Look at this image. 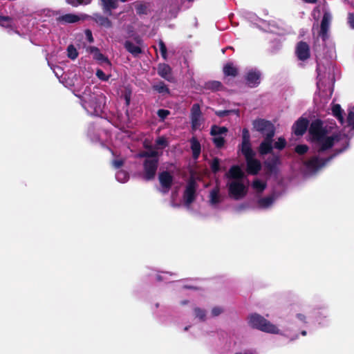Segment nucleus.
Returning a JSON list of instances; mask_svg holds the SVG:
<instances>
[{"label":"nucleus","instance_id":"obj_55","mask_svg":"<svg viewBox=\"0 0 354 354\" xmlns=\"http://www.w3.org/2000/svg\"><path fill=\"white\" fill-rule=\"evenodd\" d=\"M43 13L45 16H47L48 17H53L55 14V12L50 10H43Z\"/></svg>","mask_w":354,"mask_h":354},{"label":"nucleus","instance_id":"obj_2","mask_svg":"<svg viewBox=\"0 0 354 354\" xmlns=\"http://www.w3.org/2000/svg\"><path fill=\"white\" fill-rule=\"evenodd\" d=\"M168 145V141L164 136L158 137L156 140V147L145 144V151L137 154V157L145 158L143 163L144 178L147 180L154 178L158 165L159 153L158 149H164Z\"/></svg>","mask_w":354,"mask_h":354},{"label":"nucleus","instance_id":"obj_58","mask_svg":"<svg viewBox=\"0 0 354 354\" xmlns=\"http://www.w3.org/2000/svg\"><path fill=\"white\" fill-rule=\"evenodd\" d=\"M180 287H184L185 288H192V286H187V285H183L181 282L179 283Z\"/></svg>","mask_w":354,"mask_h":354},{"label":"nucleus","instance_id":"obj_64","mask_svg":"<svg viewBox=\"0 0 354 354\" xmlns=\"http://www.w3.org/2000/svg\"><path fill=\"white\" fill-rule=\"evenodd\" d=\"M332 95V91H329V95L330 96Z\"/></svg>","mask_w":354,"mask_h":354},{"label":"nucleus","instance_id":"obj_41","mask_svg":"<svg viewBox=\"0 0 354 354\" xmlns=\"http://www.w3.org/2000/svg\"><path fill=\"white\" fill-rule=\"evenodd\" d=\"M271 162H270L269 160H267L266 162V165L267 167H268L270 169V170H273L274 168L275 167V166L279 162L278 157H273Z\"/></svg>","mask_w":354,"mask_h":354},{"label":"nucleus","instance_id":"obj_50","mask_svg":"<svg viewBox=\"0 0 354 354\" xmlns=\"http://www.w3.org/2000/svg\"><path fill=\"white\" fill-rule=\"evenodd\" d=\"M348 21L350 26L354 29V14L353 13H349Z\"/></svg>","mask_w":354,"mask_h":354},{"label":"nucleus","instance_id":"obj_18","mask_svg":"<svg viewBox=\"0 0 354 354\" xmlns=\"http://www.w3.org/2000/svg\"><path fill=\"white\" fill-rule=\"evenodd\" d=\"M87 50L93 55V59L97 60L100 64H106L110 65V62L107 57L102 54L97 48L91 46L87 49Z\"/></svg>","mask_w":354,"mask_h":354},{"label":"nucleus","instance_id":"obj_24","mask_svg":"<svg viewBox=\"0 0 354 354\" xmlns=\"http://www.w3.org/2000/svg\"><path fill=\"white\" fill-rule=\"evenodd\" d=\"M241 151L245 156V158L255 156V153L251 148L250 142H242L241 145Z\"/></svg>","mask_w":354,"mask_h":354},{"label":"nucleus","instance_id":"obj_36","mask_svg":"<svg viewBox=\"0 0 354 354\" xmlns=\"http://www.w3.org/2000/svg\"><path fill=\"white\" fill-rule=\"evenodd\" d=\"M286 145V140L282 138V137H280L278 138V140L274 142V147L275 149H277L279 150H281L283 149L285 146Z\"/></svg>","mask_w":354,"mask_h":354},{"label":"nucleus","instance_id":"obj_52","mask_svg":"<svg viewBox=\"0 0 354 354\" xmlns=\"http://www.w3.org/2000/svg\"><path fill=\"white\" fill-rule=\"evenodd\" d=\"M297 319L301 322V323H306V317L303 313H298L296 315Z\"/></svg>","mask_w":354,"mask_h":354},{"label":"nucleus","instance_id":"obj_33","mask_svg":"<svg viewBox=\"0 0 354 354\" xmlns=\"http://www.w3.org/2000/svg\"><path fill=\"white\" fill-rule=\"evenodd\" d=\"M67 55L71 59H75L78 56L77 49L73 45H69L67 48Z\"/></svg>","mask_w":354,"mask_h":354},{"label":"nucleus","instance_id":"obj_51","mask_svg":"<svg viewBox=\"0 0 354 354\" xmlns=\"http://www.w3.org/2000/svg\"><path fill=\"white\" fill-rule=\"evenodd\" d=\"M123 162L122 160H115L113 161L112 164L115 168L118 169L122 166Z\"/></svg>","mask_w":354,"mask_h":354},{"label":"nucleus","instance_id":"obj_4","mask_svg":"<svg viewBox=\"0 0 354 354\" xmlns=\"http://www.w3.org/2000/svg\"><path fill=\"white\" fill-rule=\"evenodd\" d=\"M74 94L81 99L82 105L86 111L91 115H100L105 104V96L100 92H92L86 87L83 92L74 90Z\"/></svg>","mask_w":354,"mask_h":354},{"label":"nucleus","instance_id":"obj_19","mask_svg":"<svg viewBox=\"0 0 354 354\" xmlns=\"http://www.w3.org/2000/svg\"><path fill=\"white\" fill-rule=\"evenodd\" d=\"M80 17L75 14L68 13L63 15H60L57 17V21L59 24H74L80 20Z\"/></svg>","mask_w":354,"mask_h":354},{"label":"nucleus","instance_id":"obj_57","mask_svg":"<svg viewBox=\"0 0 354 354\" xmlns=\"http://www.w3.org/2000/svg\"><path fill=\"white\" fill-rule=\"evenodd\" d=\"M229 113V111H220L216 112V115L220 117H223L225 115H227Z\"/></svg>","mask_w":354,"mask_h":354},{"label":"nucleus","instance_id":"obj_32","mask_svg":"<svg viewBox=\"0 0 354 354\" xmlns=\"http://www.w3.org/2000/svg\"><path fill=\"white\" fill-rule=\"evenodd\" d=\"M154 90L161 94L169 93V88L164 82H158L153 86Z\"/></svg>","mask_w":354,"mask_h":354},{"label":"nucleus","instance_id":"obj_13","mask_svg":"<svg viewBox=\"0 0 354 354\" xmlns=\"http://www.w3.org/2000/svg\"><path fill=\"white\" fill-rule=\"evenodd\" d=\"M196 184L194 181L187 183L183 195L185 205L189 207L195 198Z\"/></svg>","mask_w":354,"mask_h":354},{"label":"nucleus","instance_id":"obj_21","mask_svg":"<svg viewBox=\"0 0 354 354\" xmlns=\"http://www.w3.org/2000/svg\"><path fill=\"white\" fill-rule=\"evenodd\" d=\"M140 41H138V45L133 44L130 41H127L124 43V47L133 56L136 57L142 53Z\"/></svg>","mask_w":354,"mask_h":354},{"label":"nucleus","instance_id":"obj_49","mask_svg":"<svg viewBox=\"0 0 354 354\" xmlns=\"http://www.w3.org/2000/svg\"><path fill=\"white\" fill-rule=\"evenodd\" d=\"M147 7L143 4H140L136 6V11L138 14H145L146 12Z\"/></svg>","mask_w":354,"mask_h":354},{"label":"nucleus","instance_id":"obj_26","mask_svg":"<svg viewBox=\"0 0 354 354\" xmlns=\"http://www.w3.org/2000/svg\"><path fill=\"white\" fill-rule=\"evenodd\" d=\"M191 148L194 158H198L201 153V145L196 138H192L190 140Z\"/></svg>","mask_w":354,"mask_h":354},{"label":"nucleus","instance_id":"obj_47","mask_svg":"<svg viewBox=\"0 0 354 354\" xmlns=\"http://www.w3.org/2000/svg\"><path fill=\"white\" fill-rule=\"evenodd\" d=\"M161 274H158L157 275V279L159 280V281L167 280L168 279V277L172 275L171 273L165 272H162Z\"/></svg>","mask_w":354,"mask_h":354},{"label":"nucleus","instance_id":"obj_48","mask_svg":"<svg viewBox=\"0 0 354 354\" xmlns=\"http://www.w3.org/2000/svg\"><path fill=\"white\" fill-rule=\"evenodd\" d=\"M223 312V309L221 307L216 306L212 310V315L216 317L219 315Z\"/></svg>","mask_w":354,"mask_h":354},{"label":"nucleus","instance_id":"obj_11","mask_svg":"<svg viewBox=\"0 0 354 354\" xmlns=\"http://www.w3.org/2000/svg\"><path fill=\"white\" fill-rule=\"evenodd\" d=\"M261 76V72L257 68L249 69L245 75L246 84L250 87L257 86L260 84Z\"/></svg>","mask_w":354,"mask_h":354},{"label":"nucleus","instance_id":"obj_8","mask_svg":"<svg viewBox=\"0 0 354 354\" xmlns=\"http://www.w3.org/2000/svg\"><path fill=\"white\" fill-rule=\"evenodd\" d=\"M333 68L330 65L327 67L319 63L317 64V86L318 89L320 91L322 86L328 82L329 84L333 80L332 75Z\"/></svg>","mask_w":354,"mask_h":354},{"label":"nucleus","instance_id":"obj_29","mask_svg":"<svg viewBox=\"0 0 354 354\" xmlns=\"http://www.w3.org/2000/svg\"><path fill=\"white\" fill-rule=\"evenodd\" d=\"M222 84L218 81H210L205 83V88L211 91H218L221 88Z\"/></svg>","mask_w":354,"mask_h":354},{"label":"nucleus","instance_id":"obj_30","mask_svg":"<svg viewBox=\"0 0 354 354\" xmlns=\"http://www.w3.org/2000/svg\"><path fill=\"white\" fill-rule=\"evenodd\" d=\"M115 178L118 182L124 183L129 180V174L124 170H119L115 174Z\"/></svg>","mask_w":354,"mask_h":354},{"label":"nucleus","instance_id":"obj_53","mask_svg":"<svg viewBox=\"0 0 354 354\" xmlns=\"http://www.w3.org/2000/svg\"><path fill=\"white\" fill-rule=\"evenodd\" d=\"M248 207V204L247 203L241 204L236 207V211L239 212H242L247 209Z\"/></svg>","mask_w":354,"mask_h":354},{"label":"nucleus","instance_id":"obj_25","mask_svg":"<svg viewBox=\"0 0 354 354\" xmlns=\"http://www.w3.org/2000/svg\"><path fill=\"white\" fill-rule=\"evenodd\" d=\"M104 10L106 12L111 14V10L118 6V0H102Z\"/></svg>","mask_w":354,"mask_h":354},{"label":"nucleus","instance_id":"obj_9","mask_svg":"<svg viewBox=\"0 0 354 354\" xmlns=\"http://www.w3.org/2000/svg\"><path fill=\"white\" fill-rule=\"evenodd\" d=\"M331 19V14L328 11H325L322 20L320 31L319 33V36L324 41H326L329 37L328 31Z\"/></svg>","mask_w":354,"mask_h":354},{"label":"nucleus","instance_id":"obj_6","mask_svg":"<svg viewBox=\"0 0 354 354\" xmlns=\"http://www.w3.org/2000/svg\"><path fill=\"white\" fill-rule=\"evenodd\" d=\"M248 323L252 328L259 329L265 333L272 334L280 333V330L277 326L272 324L270 322L258 314L251 315L248 318Z\"/></svg>","mask_w":354,"mask_h":354},{"label":"nucleus","instance_id":"obj_45","mask_svg":"<svg viewBox=\"0 0 354 354\" xmlns=\"http://www.w3.org/2000/svg\"><path fill=\"white\" fill-rule=\"evenodd\" d=\"M157 113L161 120H163L169 115L170 112L166 109H159Z\"/></svg>","mask_w":354,"mask_h":354},{"label":"nucleus","instance_id":"obj_61","mask_svg":"<svg viewBox=\"0 0 354 354\" xmlns=\"http://www.w3.org/2000/svg\"><path fill=\"white\" fill-rule=\"evenodd\" d=\"M257 21L258 23H257V24L258 25V26H260L259 23H263V21L261 19H257Z\"/></svg>","mask_w":354,"mask_h":354},{"label":"nucleus","instance_id":"obj_3","mask_svg":"<svg viewBox=\"0 0 354 354\" xmlns=\"http://www.w3.org/2000/svg\"><path fill=\"white\" fill-rule=\"evenodd\" d=\"M225 178L229 196L234 200L244 198L248 192L249 182L240 167H231L225 174Z\"/></svg>","mask_w":354,"mask_h":354},{"label":"nucleus","instance_id":"obj_63","mask_svg":"<svg viewBox=\"0 0 354 354\" xmlns=\"http://www.w3.org/2000/svg\"><path fill=\"white\" fill-rule=\"evenodd\" d=\"M306 332L305 330H303V331L301 332V335H306Z\"/></svg>","mask_w":354,"mask_h":354},{"label":"nucleus","instance_id":"obj_62","mask_svg":"<svg viewBox=\"0 0 354 354\" xmlns=\"http://www.w3.org/2000/svg\"><path fill=\"white\" fill-rule=\"evenodd\" d=\"M304 313H306V314H308L309 313V310L308 308L305 309L304 310Z\"/></svg>","mask_w":354,"mask_h":354},{"label":"nucleus","instance_id":"obj_40","mask_svg":"<svg viewBox=\"0 0 354 354\" xmlns=\"http://www.w3.org/2000/svg\"><path fill=\"white\" fill-rule=\"evenodd\" d=\"M308 150V147L306 145H299L295 148V151L299 154L303 155L306 153Z\"/></svg>","mask_w":354,"mask_h":354},{"label":"nucleus","instance_id":"obj_34","mask_svg":"<svg viewBox=\"0 0 354 354\" xmlns=\"http://www.w3.org/2000/svg\"><path fill=\"white\" fill-rule=\"evenodd\" d=\"M194 315L199 320L204 321L206 316V312L201 308H196L194 309Z\"/></svg>","mask_w":354,"mask_h":354},{"label":"nucleus","instance_id":"obj_22","mask_svg":"<svg viewBox=\"0 0 354 354\" xmlns=\"http://www.w3.org/2000/svg\"><path fill=\"white\" fill-rule=\"evenodd\" d=\"M171 68L169 65L166 64H160L158 67V73L159 75H160L162 78L170 80L171 75Z\"/></svg>","mask_w":354,"mask_h":354},{"label":"nucleus","instance_id":"obj_43","mask_svg":"<svg viewBox=\"0 0 354 354\" xmlns=\"http://www.w3.org/2000/svg\"><path fill=\"white\" fill-rule=\"evenodd\" d=\"M96 76L102 81H108L110 77L109 75H106L101 69L97 70Z\"/></svg>","mask_w":354,"mask_h":354},{"label":"nucleus","instance_id":"obj_10","mask_svg":"<svg viewBox=\"0 0 354 354\" xmlns=\"http://www.w3.org/2000/svg\"><path fill=\"white\" fill-rule=\"evenodd\" d=\"M203 121L200 106L198 104H194L191 109L192 128L194 130L199 129Z\"/></svg>","mask_w":354,"mask_h":354},{"label":"nucleus","instance_id":"obj_27","mask_svg":"<svg viewBox=\"0 0 354 354\" xmlns=\"http://www.w3.org/2000/svg\"><path fill=\"white\" fill-rule=\"evenodd\" d=\"M223 72L225 75L236 76L237 69L232 64L228 63L224 66Z\"/></svg>","mask_w":354,"mask_h":354},{"label":"nucleus","instance_id":"obj_31","mask_svg":"<svg viewBox=\"0 0 354 354\" xmlns=\"http://www.w3.org/2000/svg\"><path fill=\"white\" fill-rule=\"evenodd\" d=\"M0 25L3 27L11 28L10 30H13V20L9 17H3L0 15Z\"/></svg>","mask_w":354,"mask_h":354},{"label":"nucleus","instance_id":"obj_56","mask_svg":"<svg viewBox=\"0 0 354 354\" xmlns=\"http://www.w3.org/2000/svg\"><path fill=\"white\" fill-rule=\"evenodd\" d=\"M51 68L53 70V72L57 77H59L61 75L62 70L59 67L57 66Z\"/></svg>","mask_w":354,"mask_h":354},{"label":"nucleus","instance_id":"obj_46","mask_svg":"<svg viewBox=\"0 0 354 354\" xmlns=\"http://www.w3.org/2000/svg\"><path fill=\"white\" fill-rule=\"evenodd\" d=\"M219 166H220L219 160L217 158L214 159L212 162V165H211L212 171L215 173L218 171L220 169Z\"/></svg>","mask_w":354,"mask_h":354},{"label":"nucleus","instance_id":"obj_38","mask_svg":"<svg viewBox=\"0 0 354 354\" xmlns=\"http://www.w3.org/2000/svg\"><path fill=\"white\" fill-rule=\"evenodd\" d=\"M97 22L99 23L100 25L105 26L106 28H109L111 26V21L106 17H100L97 19Z\"/></svg>","mask_w":354,"mask_h":354},{"label":"nucleus","instance_id":"obj_14","mask_svg":"<svg viewBox=\"0 0 354 354\" xmlns=\"http://www.w3.org/2000/svg\"><path fill=\"white\" fill-rule=\"evenodd\" d=\"M247 164V171L250 174H257L261 169V162L254 158L250 156L245 158Z\"/></svg>","mask_w":354,"mask_h":354},{"label":"nucleus","instance_id":"obj_23","mask_svg":"<svg viewBox=\"0 0 354 354\" xmlns=\"http://www.w3.org/2000/svg\"><path fill=\"white\" fill-rule=\"evenodd\" d=\"M252 188L256 193L261 194L266 188V183L263 180L256 178L252 183Z\"/></svg>","mask_w":354,"mask_h":354},{"label":"nucleus","instance_id":"obj_35","mask_svg":"<svg viewBox=\"0 0 354 354\" xmlns=\"http://www.w3.org/2000/svg\"><path fill=\"white\" fill-rule=\"evenodd\" d=\"M91 0H66V2L72 6L77 7L82 4H88Z\"/></svg>","mask_w":354,"mask_h":354},{"label":"nucleus","instance_id":"obj_15","mask_svg":"<svg viewBox=\"0 0 354 354\" xmlns=\"http://www.w3.org/2000/svg\"><path fill=\"white\" fill-rule=\"evenodd\" d=\"M277 197L275 194H272L268 196L260 198L257 201V207L259 209H268L274 203Z\"/></svg>","mask_w":354,"mask_h":354},{"label":"nucleus","instance_id":"obj_39","mask_svg":"<svg viewBox=\"0 0 354 354\" xmlns=\"http://www.w3.org/2000/svg\"><path fill=\"white\" fill-rule=\"evenodd\" d=\"M95 127L93 126L89 127L88 129V136L90 137L91 140L93 142L97 141L99 140L98 135L94 133Z\"/></svg>","mask_w":354,"mask_h":354},{"label":"nucleus","instance_id":"obj_17","mask_svg":"<svg viewBox=\"0 0 354 354\" xmlns=\"http://www.w3.org/2000/svg\"><path fill=\"white\" fill-rule=\"evenodd\" d=\"M308 125V120L305 118L299 119L292 127L295 135L302 136L306 131Z\"/></svg>","mask_w":354,"mask_h":354},{"label":"nucleus","instance_id":"obj_54","mask_svg":"<svg viewBox=\"0 0 354 354\" xmlns=\"http://www.w3.org/2000/svg\"><path fill=\"white\" fill-rule=\"evenodd\" d=\"M85 35H86V39H88V41L89 42H93V38L92 32H91V31L90 30H85Z\"/></svg>","mask_w":354,"mask_h":354},{"label":"nucleus","instance_id":"obj_59","mask_svg":"<svg viewBox=\"0 0 354 354\" xmlns=\"http://www.w3.org/2000/svg\"><path fill=\"white\" fill-rule=\"evenodd\" d=\"M304 1H305L306 3H315L317 2V0H303Z\"/></svg>","mask_w":354,"mask_h":354},{"label":"nucleus","instance_id":"obj_12","mask_svg":"<svg viewBox=\"0 0 354 354\" xmlns=\"http://www.w3.org/2000/svg\"><path fill=\"white\" fill-rule=\"evenodd\" d=\"M158 178L160 183V191L163 194L167 193L173 181L172 176L167 171H163L159 174Z\"/></svg>","mask_w":354,"mask_h":354},{"label":"nucleus","instance_id":"obj_7","mask_svg":"<svg viewBox=\"0 0 354 354\" xmlns=\"http://www.w3.org/2000/svg\"><path fill=\"white\" fill-rule=\"evenodd\" d=\"M332 112L333 115L339 120L342 125L346 124L347 126L354 129V105L348 108L346 120H344L343 110L340 105L333 104Z\"/></svg>","mask_w":354,"mask_h":354},{"label":"nucleus","instance_id":"obj_16","mask_svg":"<svg viewBox=\"0 0 354 354\" xmlns=\"http://www.w3.org/2000/svg\"><path fill=\"white\" fill-rule=\"evenodd\" d=\"M296 54L300 60L308 59L310 56L308 45L306 42H299L296 48Z\"/></svg>","mask_w":354,"mask_h":354},{"label":"nucleus","instance_id":"obj_28","mask_svg":"<svg viewBox=\"0 0 354 354\" xmlns=\"http://www.w3.org/2000/svg\"><path fill=\"white\" fill-rule=\"evenodd\" d=\"M227 129L224 127H218V126H213L211 129V135L213 136H222V135L226 133Z\"/></svg>","mask_w":354,"mask_h":354},{"label":"nucleus","instance_id":"obj_5","mask_svg":"<svg viewBox=\"0 0 354 354\" xmlns=\"http://www.w3.org/2000/svg\"><path fill=\"white\" fill-rule=\"evenodd\" d=\"M254 128L265 136L264 140L259 146V153L262 155L270 153L272 149V138L274 136V127L270 122L259 119L253 122Z\"/></svg>","mask_w":354,"mask_h":354},{"label":"nucleus","instance_id":"obj_37","mask_svg":"<svg viewBox=\"0 0 354 354\" xmlns=\"http://www.w3.org/2000/svg\"><path fill=\"white\" fill-rule=\"evenodd\" d=\"M213 142L218 148H221L224 145L225 140L223 136H216L213 138Z\"/></svg>","mask_w":354,"mask_h":354},{"label":"nucleus","instance_id":"obj_1","mask_svg":"<svg viewBox=\"0 0 354 354\" xmlns=\"http://www.w3.org/2000/svg\"><path fill=\"white\" fill-rule=\"evenodd\" d=\"M309 135L313 150L318 153V156H313L304 162V169L309 174H313L324 167L348 146L347 138H342L336 134L334 124H328L320 120L312 122L309 127Z\"/></svg>","mask_w":354,"mask_h":354},{"label":"nucleus","instance_id":"obj_44","mask_svg":"<svg viewBox=\"0 0 354 354\" xmlns=\"http://www.w3.org/2000/svg\"><path fill=\"white\" fill-rule=\"evenodd\" d=\"M250 136L249 131L247 129H243L242 131V142H250Z\"/></svg>","mask_w":354,"mask_h":354},{"label":"nucleus","instance_id":"obj_20","mask_svg":"<svg viewBox=\"0 0 354 354\" xmlns=\"http://www.w3.org/2000/svg\"><path fill=\"white\" fill-rule=\"evenodd\" d=\"M223 199V196L220 193L218 187L212 189L209 192V203L212 205L216 206L219 204Z\"/></svg>","mask_w":354,"mask_h":354},{"label":"nucleus","instance_id":"obj_42","mask_svg":"<svg viewBox=\"0 0 354 354\" xmlns=\"http://www.w3.org/2000/svg\"><path fill=\"white\" fill-rule=\"evenodd\" d=\"M158 47L161 53L162 57L163 59H166L167 58V48L165 46V44L162 40H160L158 42Z\"/></svg>","mask_w":354,"mask_h":354},{"label":"nucleus","instance_id":"obj_60","mask_svg":"<svg viewBox=\"0 0 354 354\" xmlns=\"http://www.w3.org/2000/svg\"><path fill=\"white\" fill-rule=\"evenodd\" d=\"M126 102H127V105H129V98L127 96H126Z\"/></svg>","mask_w":354,"mask_h":354}]
</instances>
